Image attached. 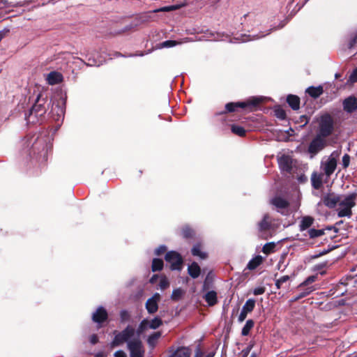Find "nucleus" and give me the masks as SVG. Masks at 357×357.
I'll use <instances>...</instances> for the list:
<instances>
[{"label":"nucleus","instance_id":"45","mask_svg":"<svg viewBox=\"0 0 357 357\" xmlns=\"http://www.w3.org/2000/svg\"><path fill=\"white\" fill-rule=\"evenodd\" d=\"M169 281L166 278H162L160 280L159 286L161 289H165L169 287Z\"/></svg>","mask_w":357,"mask_h":357},{"label":"nucleus","instance_id":"37","mask_svg":"<svg viewBox=\"0 0 357 357\" xmlns=\"http://www.w3.org/2000/svg\"><path fill=\"white\" fill-rule=\"evenodd\" d=\"M52 111V112H56V114L58 116L56 120H59V119L61 118V116H63L64 114V108L61 106H59L58 105H53Z\"/></svg>","mask_w":357,"mask_h":357},{"label":"nucleus","instance_id":"60","mask_svg":"<svg viewBox=\"0 0 357 357\" xmlns=\"http://www.w3.org/2000/svg\"><path fill=\"white\" fill-rule=\"evenodd\" d=\"M206 282H204V285H203V290H206Z\"/></svg>","mask_w":357,"mask_h":357},{"label":"nucleus","instance_id":"36","mask_svg":"<svg viewBox=\"0 0 357 357\" xmlns=\"http://www.w3.org/2000/svg\"><path fill=\"white\" fill-rule=\"evenodd\" d=\"M324 234L323 229H310L308 230V235L311 238H314L322 236Z\"/></svg>","mask_w":357,"mask_h":357},{"label":"nucleus","instance_id":"27","mask_svg":"<svg viewBox=\"0 0 357 357\" xmlns=\"http://www.w3.org/2000/svg\"><path fill=\"white\" fill-rule=\"evenodd\" d=\"M323 88L321 86L317 87L310 86L306 89V92L312 98H318L323 93Z\"/></svg>","mask_w":357,"mask_h":357},{"label":"nucleus","instance_id":"49","mask_svg":"<svg viewBox=\"0 0 357 357\" xmlns=\"http://www.w3.org/2000/svg\"><path fill=\"white\" fill-rule=\"evenodd\" d=\"M166 251V247L165 245L159 246L155 250V253L157 255H160Z\"/></svg>","mask_w":357,"mask_h":357},{"label":"nucleus","instance_id":"16","mask_svg":"<svg viewBox=\"0 0 357 357\" xmlns=\"http://www.w3.org/2000/svg\"><path fill=\"white\" fill-rule=\"evenodd\" d=\"M340 196L335 193H328L324 195L321 200L325 206L329 208H333L337 206Z\"/></svg>","mask_w":357,"mask_h":357},{"label":"nucleus","instance_id":"11","mask_svg":"<svg viewBox=\"0 0 357 357\" xmlns=\"http://www.w3.org/2000/svg\"><path fill=\"white\" fill-rule=\"evenodd\" d=\"M326 144V137L317 135L310 142L308 151L312 154H317L321 151Z\"/></svg>","mask_w":357,"mask_h":357},{"label":"nucleus","instance_id":"25","mask_svg":"<svg viewBox=\"0 0 357 357\" xmlns=\"http://www.w3.org/2000/svg\"><path fill=\"white\" fill-rule=\"evenodd\" d=\"M190 350L188 347H179L174 351L170 357H190Z\"/></svg>","mask_w":357,"mask_h":357},{"label":"nucleus","instance_id":"34","mask_svg":"<svg viewBox=\"0 0 357 357\" xmlns=\"http://www.w3.org/2000/svg\"><path fill=\"white\" fill-rule=\"evenodd\" d=\"M275 248V243L274 242L267 243L262 248V252L268 255L274 251Z\"/></svg>","mask_w":357,"mask_h":357},{"label":"nucleus","instance_id":"5","mask_svg":"<svg viewBox=\"0 0 357 357\" xmlns=\"http://www.w3.org/2000/svg\"><path fill=\"white\" fill-rule=\"evenodd\" d=\"M334 126L333 118L328 114H323L319 120V132L317 135L327 137L333 132Z\"/></svg>","mask_w":357,"mask_h":357},{"label":"nucleus","instance_id":"8","mask_svg":"<svg viewBox=\"0 0 357 357\" xmlns=\"http://www.w3.org/2000/svg\"><path fill=\"white\" fill-rule=\"evenodd\" d=\"M127 349L130 357H144V349L142 341L138 338H133L131 342H128Z\"/></svg>","mask_w":357,"mask_h":357},{"label":"nucleus","instance_id":"42","mask_svg":"<svg viewBox=\"0 0 357 357\" xmlns=\"http://www.w3.org/2000/svg\"><path fill=\"white\" fill-rule=\"evenodd\" d=\"M193 231L188 227H185L182 230V234L185 238H189L192 236Z\"/></svg>","mask_w":357,"mask_h":357},{"label":"nucleus","instance_id":"55","mask_svg":"<svg viewBox=\"0 0 357 357\" xmlns=\"http://www.w3.org/2000/svg\"><path fill=\"white\" fill-rule=\"evenodd\" d=\"M289 280V275H284L278 279V283H281L282 284H283L284 283L287 282Z\"/></svg>","mask_w":357,"mask_h":357},{"label":"nucleus","instance_id":"63","mask_svg":"<svg viewBox=\"0 0 357 357\" xmlns=\"http://www.w3.org/2000/svg\"><path fill=\"white\" fill-rule=\"evenodd\" d=\"M339 76H340V75H339L338 74H335V77H336V78L339 77Z\"/></svg>","mask_w":357,"mask_h":357},{"label":"nucleus","instance_id":"1","mask_svg":"<svg viewBox=\"0 0 357 357\" xmlns=\"http://www.w3.org/2000/svg\"><path fill=\"white\" fill-rule=\"evenodd\" d=\"M26 148H30V154L38 162L43 163L47 161L49 151L52 149L50 138L45 135H34L28 137L25 142Z\"/></svg>","mask_w":357,"mask_h":357},{"label":"nucleus","instance_id":"62","mask_svg":"<svg viewBox=\"0 0 357 357\" xmlns=\"http://www.w3.org/2000/svg\"><path fill=\"white\" fill-rule=\"evenodd\" d=\"M213 40H219V38L218 37L214 38Z\"/></svg>","mask_w":357,"mask_h":357},{"label":"nucleus","instance_id":"50","mask_svg":"<svg viewBox=\"0 0 357 357\" xmlns=\"http://www.w3.org/2000/svg\"><path fill=\"white\" fill-rule=\"evenodd\" d=\"M176 45V42L174 40H166L162 43L164 47H171Z\"/></svg>","mask_w":357,"mask_h":357},{"label":"nucleus","instance_id":"19","mask_svg":"<svg viewBox=\"0 0 357 357\" xmlns=\"http://www.w3.org/2000/svg\"><path fill=\"white\" fill-rule=\"evenodd\" d=\"M344 109L348 112L351 113L357 109V98L354 96H350L343 101Z\"/></svg>","mask_w":357,"mask_h":357},{"label":"nucleus","instance_id":"14","mask_svg":"<svg viewBox=\"0 0 357 357\" xmlns=\"http://www.w3.org/2000/svg\"><path fill=\"white\" fill-rule=\"evenodd\" d=\"M278 165L282 172L290 173L292 169L293 160L291 156L288 155H282L279 157Z\"/></svg>","mask_w":357,"mask_h":357},{"label":"nucleus","instance_id":"53","mask_svg":"<svg viewBox=\"0 0 357 357\" xmlns=\"http://www.w3.org/2000/svg\"><path fill=\"white\" fill-rule=\"evenodd\" d=\"M9 29L7 28L0 31V42L4 37H6V36L9 33Z\"/></svg>","mask_w":357,"mask_h":357},{"label":"nucleus","instance_id":"46","mask_svg":"<svg viewBox=\"0 0 357 357\" xmlns=\"http://www.w3.org/2000/svg\"><path fill=\"white\" fill-rule=\"evenodd\" d=\"M275 115L280 119H284L286 117L285 112L281 109H278L275 110Z\"/></svg>","mask_w":357,"mask_h":357},{"label":"nucleus","instance_id":"13","mask_svg":"<svg viewBox=\"0 0 357 357\" xmlns=\"http://www.w3.org/2000/svg\"><path fill=\"white\" fill-rule=\"evenodd\" d=\"M271 203L277 208L279 213L282 215H287L289 213V202L284 198L277 196L273 198Z\"/></svg>","mask_w":357,"mask_h":357},{"label":"nucleus","instance_id":"35","mask_svg":"<svg viewBox=\"0 0 357 357\" xmlns=\"http://www.w3.org/2000/svg\"><path fill=\"white\" fill-rule=\"evenodd\" d=\"M231 131L240 137H243L245 135V130L242 126L233 125L231 126Z\"/></svg>","mask_w":357,"mask_h":357},{"label":"nucleus","instance_id":"7","mask_svg":"<svg viewBox=\"0 0 357 357\" xmlns=\"http://www.w3.org/2000/svg\"><path fill=\"white\" fill-rule=\"evenodd\" d=\"M261 98L252 97L245 102H229L226 104L225 109L227 112H232L236 111V108L238 107L245 108L256 107L261 102Z\"/></svg>","mask_w":357,"mask_h":357},{"label":"nucleus","instance_id":"58","mask_svg":"<svg viewBox=\"0 0 357 357\" xmlns=\"http://www.w3.org/2000/svg\"><path fill=\"white\" fill-rule=\"evenodd\" d=\"M275 285H276L278 289H280L282 287V284L281 283H278V280H277L276 282H275Z\"/></svg>","mask_w":357,"mask_h":357},{"label":"nucleus","instance_id":"31","mask_svg":"<svg viewBox=\"0 0 357 357\" xmlns=\"http://www.w3.org/2000/svg\"><path fill=\"white\" fill-rule=\"evenodd\" d=\"M161 333L160 332H155L153 334H151L147 340L148 344L150 346H155L158 340L160 337Z\"/></svg>","mask_w":357,"mask_h":357},{"label":"nucleus","instance_id":"4","mask_svg":"<svg viewBox=\"0 0 357 357\" xmlns=\"http://www.w3.org/2000/svg\"><path fill=\"white\" fill-rule=\"evenodd\" d=\"M135 333H137V331H135V328L128 325L127 327L123 330L122 331H116L114 332V337L112 341L110 343V347L112 348L119 347L126 342H131L135 336Z\"/></svg>","mask_w":357,"mask_h":357},{"label":"nucleus","instance_id":"56","mask_svg":"<svg viewBox=\"0 0 357 357\" xmlns=\"http://www.w3.org/2000/svg\"><path fill=\"white\" fill-rule=\"evenodd\" d=\"M98 338L96 335H92L90 337V342L92 344H96L98 342Z\"/></svg>","mask_w":357,"mask_h":357},{"label":"nucleus","instance_id":"48","mask_svg":"<svg viewBox=\"0 0 357 357\" xmlns=\"http://www.w3.org/2000/svg\"><path fill=\"white\" fill-rule=\"evenodd\" d=\"M265 292V288L262 287H257L253 290V294L255 296L261 295Z\"/></svg>","mask_w":357,"mask_h":357},{"label":"nucleus","instance_id":"57","mask_svg":"<svg viewBox=\"0 0 357 357\" xmlns=\"http://www.w3.org/2000/svg\"><path fill=\"white\" fill-rule=\"evenodd\" d=\"M202 353L199 349H197L195 357H202Z\"/></svg>","mask_w":357,"mask_h":357},{"label":"nucleus","instance_id":"40","mask_svg":"<svg viewBox=\"0 0 357 357\" xmlns=\"http://www.w3.org/2000/svg\"><path fill=\"white\" fill-rule=\"evenodd\" d=\"M317 275H311L308 277L303 282H302L299 287L301 288L303 287L307 286L310 283L314 282L317 280Z\"/></svg>","mask_w":357,"mask_h":357},{"label":"nucleus","instance_id":"54","mask_svg":"<svg viewBox=\"0 0 357 357\" xmlns=\"http://www.w3.org/2000/svg\"><path fill=\"white\" fill-rule=\"evenodd\" d=\"M326 266H327V263L326 262H323V263L317 264L314 266V270H316V271L321 270V269L324 268L325 267H326Z\"/></svg>","mask_w":357,"mask_h":357},{"label":"nucleus","instance_id":"29","mask_svg":"<svg viewBox=\"0 0 357 357\" xmlns=\"http://www.w3.org/2000/svg\"><path fill=\"white\" fill-rule=\"evenodd\" d=\"M254 326V321L252 319H248L245 324L244 325L243 328H242L241 334L243 336H246L249 334L250 330Z\"/></svg>","mask_w":357,"mask_h":357},{"label":"nucleus","instance_id":"28","mask_svg":"<svg viewBox=\"0 0 357 357\" xmlns=\"http://www.w3.org/2000/svg\"><path fill=\"white\" fill-rule=\"evenodd\" d=\"M192 254L193 256L199 257L200 259H206L207 255L206 252L202 251L201 245L199 244H196L193 246L192 249Z\"/></svg>","mask_w":357,"mask_h":357},{"label":"nucleus","instance_id":"10","mask_svg":"<svg viewBox=\"0 0 357 357\" xmlns=\"http://www.w3.org/2000/svg\"><path fill=\"white\" fill-rule=\"evenodd\" d=\"M165 260L171 265L172 270H180L183 263L181 256L175 251H169L165 255Z\"/></svg>","mask_w":357,"mask_h":357},{"label":"nucleus","instance_id":"2","mask_svg":"<svg viewBox=\"0 0 357 357\" xmlns=\"http://www.w3.org/2000/svg\"><path fill=\"white\" fill-rule=\"evenodd\" d=\"M280 222L268 214H265L262 220L258 222V231L259 235L264 239L272 237L278 230Z\"/></svg>","mask_w":357,"mask_h":357},{"label":"nucleus","instance_id":"30","mask_svg":"<svg viewBox=\"0 0 357 357\" xmlns=\"http://www.w3.org/2000/svg\"><path fill=\"white\" fill-rule=\"evenodd\" d=\"M261 263V258L260 257H257L252 259H251L248 265H247V268L249 269V270H254L255 269L257 266H259V264Z\"/></svg>","mask_w":357,"mask_h":357},{"label":"nucleus","instance_id":"52","mask_svg":"<svg viewBox=\"0 0 357 357\" xmlns=\"http://www.w3.org/2000/svg\"><path fill=\"white\" fill-rule=\"evenodd\" d=\"M252 346H248L246 349H243L241 352L242 357H247L252 349Z\"/></svg>","mask_w":357,"mask_h":357},{"label":"nucleus","instance_id":"18","mask_svg":"<svg viewBox=\"0 0 357 357\" xmlns=\"http://www.w3.org/2000/svg\"><path fill=\"white\" fill-rule=\"evenodd\" d=\"M108 314L107 310L102 306L97 308L92 314V320L98 324L103 323L107 319Z\"/></svg>","mask_w":357,"mask_h":357},{"label":"nucleus","instance_id":"61","mask_svg":"<svg viewBox=\"0 0 357 357\" xmlns=\"http://www.w3.org/2000/svg\"><path fill=\"white\" fill-rule=\"evenodd\" d=\"M250 357H257L255 354H252Z\"/></svg>","mask_w":357,"mask_h":357},{"label":"nucleus","instance_id":"32","mask_svg":"<svg viewBox=\"0 0 357 357\" xmlns=\"http://www.w3.org/2000/svg\"><path fill=\"white\" fill-rule=\"evenodd\" d=\"M163 268V261L160 259H153L152 262V271H159Z\"/></svg>","mask_w":357,"mask_h":357},{"label":"nucleus","instance_id":"23","mask_svg":"<svg viewBox=\"0 0 357 357\" xmlns=\"http://www.w3.org/2000/svg\"><path fill=\"white\" fill-rule=\"evenodd\" d=\"M314 220V218L311 216L303 217L299 225L300 231H303L310 228L312 225Z\"/></svg>","mask_w":357,"mask_h":357},{"label":"nucleus","instance_id":"12","mask_svg":"<svg viewBox=\"0 0 357 357\" xmlns=\"http://www.w3.org/2000/svg\"><path fill=\"white\" fill-rule=\"evenodd\" d=\"M45 108L40 104H36L30 111L29 116L27 118L29 122L33 123L39 121L43 115L45 114Z\"/></svg>","mask_w":357,"mask_h":357},{"label":"nucleus","instance_id":"38","mask_svg":"<svg viewBox=\"0 0 357 357\" xmlns=\"http://www.w3.org/2000/svg\"><path fill=\"white\" fill-rule=\"evenodd\" d=\"M314 290V289L312 287H307L305 289H304L302 292H301L295 298V301H297L300 298H304L309 295L311 292H312Z\"/></svg>","mask_w":357,"mask_h":357},{"label":"nucleus","instance_id":"39","mask_svg":"<svg viewBox=\"0 0 357 357\" xmlns=\"http://www.w3.org/2000/svg\"><path fill=\"white\" fill-rule=\"evenodd\" d=\"M183 294V291L181 289H176L172 291V298L173 300L178 301L181 298Z\"/></svg>","mask_w":357,"mask_h":357},{"label":"nucleus","instance_id":"51","mask_svg":"<svg viewBox=\"0 0 357 357\" xmlns=\"http://www.w3.org/2000/svg\"><path fill=\"white\" fill-rule=\"evenodd\" d=\"M114 357H127L126 352L123 350H118L114 354Z\"/></svg>","mask_w":357,"mask_h":357},{"label":"nucleus","instance_id":"47","mask_svg":"<svg viewBox=\"0 0 357 357\" xmlns=\"http://www.w3.org/2000/svg\"><path fill=\"white\" fill-rule=\"evenodd\" d=\"M351 82H357V68H355L349 77Z\"/></svg>","mask_w":357,"mask_h":357},{"label":"nucleus","instance_id":"43","mask_svg":"<svg viewBox=\"0 0 357 357\" xmlns=\"http://www.w3.org/2000/svg\"><path fill=\"white\" fill-rule=\"evenodd\" d=\"M357 46V32L355 35L351 38L348 47L349 49L354 48Z\"/></svg>","mask_w":357,"mask_h":357},{"label":"nucleus","instance_id":"21","mask_svg":"<svg viewBox=\"0 0 357 357\" xmlns=\"http://www.w3.org/2000/svg\"><path fill=\"white\" fill-rule=\"evenodd\" d=\"M324 174L314 172L311 176L312 185L314 189H319L322 185Z\"/></svg>","mask_w":357,"mask_h":357},{"label":"nucleus","instance_id":"41","mask_svg":"<svg viewBox=\"0 0 357 357\" xmlns=\"http://www.w3.org/2000/svg\"><path fill=\"white\" fill-rule=\"evenodd\" d=\"M120 318L121 322H125L130 319V314L127 310H121L120 312Z\"/></svg>","mask_w":357,"mask_h":357},{"label":"nucleus","instance_id":"6","mask_svg":"<svg viewBox=\"0 0 357 357\" xmlns=\"http://www.w3.org/2000/svg\"><path fill=\"white\" fill-rule=\"evenodd\" d=\"M340 155V151H334L325 162H321V167L327 177H329L335 172L337 167V160Z\"/></svg>","mask_w":357,"mask_h":357},{"label":"nucleus","instance_id":"26","mask_svg":"<svg viewBox=\"0 0 357 357\" xmlns=\"http://www.w3.org/2000/svg\"><path fill=\"white\" fill-rule=\"evenodd\" d=\"M287 102L294 110L298 109L300 107V99L296 96L289 95L287 98Z\"/></svg>","mask_w":357,"mask_h":357},{"label":"nucleus","instance_id":"44","mask_svg":"<svg viewBox=\"0 0 357 357\" xmlns=\"http://www.w3.org/2000/svg\"><path fill=\"white\" fill-rule=\"evenodd\" d=\"M350 163V156L348 154H344L342 157V165L344 168H347Z\"/></svg>","mask_w":357,"mask_h":357},{"label":"nucleus","instance_id":"24","mask_svg":"<svg viewBox=\"0 0 357 357\" xmlns=\"http://www.w3.org/2000/svg\"><path fill=\"white\" fill-rule=\"evenodd\" d=\"M188 272L192 278H197L200 275L201 269L197 263L192 262L188 266Z\"/></svg>","mask_w":357,"mask_h":357},{"label":"nucleus","instance_id":"22","mask_svg":"<svg viewBox=\"0 0 357 357\" xmlns=\"http://www.w3.org/2000/svg\"><path fill=\"white\" fill-rule=\"evenodd\" d=\"M204 298L209 306H213L218 302L217 293L215 291H208L204 296Z\"/></svg>","mask_w":357,"mask_h":357},{"label":"nucleus","instance_id":"17","mask_svg":"<svg viewBox=\"0 0 357 357\" xmlns=\"http://www.w3.org/2000/svg\"><path fill=\"white\" fill-rule=\"evenodd\" d=\"M160 299V294L158 293H155L151 298L147 300L146 303V309L149 314H153L157 312L158 309V303Z\"/></svg>","mask_w":357,"mask_h":357},{"label":"nucleus","instance_id":"59","mask_svg":"<svg viewBox=\"0 0 357 357\" xmlns=\"http://www.w3.org/2000/svg\"><path fill=\"white\" fill-rule=\"evenodd\" d=\"M155 277V275H153V276L151 278L150 282H151V283H153V282H154Z\"/></svg>","mask_w":357,"mask_h":357},{"label":"nucleus","instance_id":"3","mask_svg":"<svg viewBox=\"0 0 357 357\" xmlns=\"http://www.w3.org/2000/svg\"><path fill=\"white\" fill-rule=\"evenodd\" d=\"M357 194L355 192L347 195H341L338 202L337 213L339 218H351L352 215V208L356 206Z\"/></svg>","mask_w":357,"mask_h":357},{"label":"nucleus","instance_id":"20","mask_svg":"<svg viewBox=\"0 0 357 357\" xmlns=\"http://www.w3.org/2000/svg\"><path fill=\"white\" fill-rule=\"evenodd\" d=\"M63 80V75L56 71H52L48 73L46 76V81L50 85H54L61 82Z\"/></svg>","mask_w":357,"mask_h":357},{"label":"nucleus","instance_id":"15","mask_svg":"<svg viewBox=\"0 0 357 357\" xmlns=\"http://www.w3.org/2000/svg\"><path fill=\"white\" fill-rule=\"evenodd\" d=\"M255 306V300L253 298L248 299L242 307V310L238 315V320L239 322H243L248 313L251 312Z\"/></svg>","mask_w":357,"mask_h":357},{"label":"nucleus","instance_id":"33","mask_svg":"<svg viewBox=\"0 0 357 357\" xmlns=\"http://www.w3.org/2000/svg\"><path fill=\"white\" fill-rule=\"evenodd\" d=\"M270 32H267L266 33H264V34H260V35H253V36H250V35H248V36H242V38H241V42H248V41H250V40H257V39H259L262 37H264L265 36L269 34Z\"/></svg>","mask_w":357,"mask_h":357},{"label":"nucleus","instance_id":"9","mask_svg":"<svg viewBox=\"0 0 357 357\" xmlns=\"http://www.w3.org/2000/svg\"><path fill=\"white\" fill-rule=\"evenodd\" d=\"M162 325V320L158 317H155L154 319L149 321L148 319H144L139 324L137 329V335H140L145 331L149 328L151 329H156Z\"/></svg>","mask_w":357,"mask_h":357}]
</instances>
